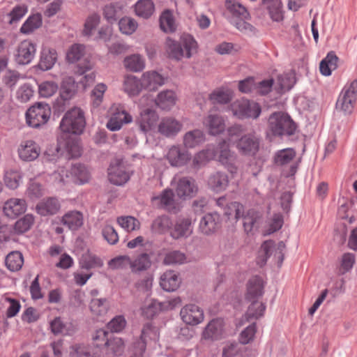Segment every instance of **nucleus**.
Instances as JSON below:
<instances>
[{
    "mask_svg": "<svg viewBox=\"0 0 357 357\" xmlns=\"http://www.w3.org/2000/svg\"><path fill=\"white\" fill-rule=\"evenodd\" d=\"M357 98V80L346 84L336 102V109L344 114H350L354 108Z\"/></svg>",
    "mask_w": 357,
    "mask_h": 357,
    "instance_id": "obj_5",
    "label": "nucleus"
},
{
    "mask_svg": "<svg viewBox=\"0 0 357 357\" xmlns=\"http://www.w3.org/2000/svg\"><path fill=\"white\" fill-rule=\"evenodd\" d=\"M231 109L233 114L239 119L252 118L256 119L261 112L259 104L250 102L246 99L234 101L231 105Z\"/></svg>",
    "mask_w": 357,
    "mask_h": 357,
    "instance_id": "obj_7",
    "label": "nucleus"
},
{
    "mask_svg": "<svg viewBox=\"0 0 357 357\" xmlns=\"http://www.w3.org/2000/svg\"><path fill=\"white\" fill-rule=\"evenodd\" d=\"M175 183V190L178 197L182 199H188L194 197L197 192L198 188L195 181L190 177H174L172 183Z\"/></svg>",
    "mask_w": 357,
    "mask_h": 357,
    "instance_id": "obj_10",
    "label": "nucleus"
},
{
    "mask_svg": "<svg viewBox=\"0 0 357 357\" xmlns=\"http://www.w3.org/2000/svg\"><path fill=\"white\" fill-rule=\"evenodd\" d=\"M4 214L10 218H15L26 210V203L23 199L11 198L3 205Z\"/></svg>",
    "mask_w": 357,
    "mask_h": 357,
    "instance_id": "obj_18",
    "label": "nucleus"
},
{
    "mask_svg": "<svg viewBox=\"0 0 357 357\" xmlns=\"http://www.w3.org/2000/svg\"><path fill=\"white\" fill-rule=\"evenodd\" d=\"M50 328L51 332L54 335H72L77 331L75 324L71 322L64 323L61 317H56L52 320L50 323Z\"/></svg>",
    "mask_w": 357,
    "mask_h": 357,
    "instance_id": "obj_21",
    "label": "nucleus"
},
{
    "mask_svg": "<svg viewBox=\"0 0 357 357\" xmlns=\"http://www.w3.org/2000/svg\"><path fill=\"white\" fill-rule=\"evenodd\" d=\"M162 308L161 303L153 299L146 300L141 307L142 315L150 319L153 317Z\"/></svg>",
    "mask_w": 357,
    "mask_h": 357,
    "instance_id": "obj_51",
    "label": "nucleus"
},
{
    "mask_svg": "<svg viewBox=\"0 0 357 357\" xmlns=\"http://www.w3.org/2000/svg\"><path fill=\"white\" fill-rule=\"evenodd\" d=\"M51 116V108L48 104L37 102L30 107L26 112V122L32 128L45 125Z\"/></svg>",
    "mask_w": 357,
    "mask_h": 357,
    "instance_id": "obj_6",
    "label": "nucleus"
},
{
    "mask_svg": "<svg viewBox=\"0 0 357 357\" xmlns=\"http://www.w3.org/2000/svg\"><path fill=\"white\" fill-rule=\"evenodd\" d=\"M5 263L8 270L13 272L17 271L24 264V258L21 252L13 251L6 256Z\"/></svg>",
    "mask_w": 357,
    "mask_h": 357,
    "instance_id": "obj_44",
    "label": "nucleus"
},
{
    "mask_svg": "<svg viewBox=\"0 0 357 357\" xmlns=\"http://www.w3.org/2000/svg\"><path fill=\"white\" fill-rule=\"evenodd\" d=\"M228 183L227 176L220 172L212 175L208 180L209 186L215 192H220L225 190L228 185Z\"/></svg>",
    "mask_w": 357,
    "mask_h": 357,
    "instance_id": "obj_48",
    "label": "nucleus"
},
{
    "mask_svg": "<svg viewBox=\"0 0 357 357\" xmlns=\"http://www.w3.org/2000/svg\"><path fill=\"white\" fill-rule=\"evenodd\" d=\"M77 89V86L75 80L71 77L65 78L61 84V96L64 100L71 98L75 94Z\"/></svg>",
    "mask_w": 357,
    "mask_h": 357,
    "instance_id": "obj_59",
    "label": "nucleus"
},
{
    "mask_svg": "<svg viewBox=\"0 0 357 357\" xmlns=\"http://www.w3.org/2000/svg\"><path fill=\"white\" fill-rule=\"evenodd\" d=\"M205 140L202 130L195 129L186 132L183 137V144L186 148H194Z\"/></svg>",
    "mask_w": 357,
    "mask_h": 357,
    "instance_id": "obj_38",
    "label": "nucleus"
},
{
    "mask_svg": "<svg viewBox=\"0 0 357 357\" xmlns=\"http://www.w3.org/2000/svg\"><path fill=\"white\" fill-rule=\"evenodd\" d=\"M123 66L129 71L140 72L145 68V60L142 55L133 54L125 57Z\"/></svg>",
    "mask_w": 357,
    "mask_h": 357,
    "instance_id": "obj_34",
    "label": "nucleus"
},
{
    "mask_svg": "<svg viewBox=\"0 0 357 357\" xmlns=\"http://www.w3.org/2000/svg\"><path fill=\"white\" fill-rule=\"evenodd\" d=\"M264 281L259 276L252 277L247 283L245 298L248 301L258 299L263 294Z\"/></svg>",
    "mask_w": 357,
    "mask_h": 357,
    "instance_id": "obj_23",
    "label": "nucleus"
},
{
    "mask_svg": "<svg viewBox=\"0 0 357 357\" xmlns=\"http://www.w3.org/2000/svg\"><path fill=\"white\" fill-rule=\"evenodd\" d=\"M180 314L182 320L189 325H197L204 320L203 310L194 304L184 306L181 309Z\"/></svg>",
    "mask_w": 357,
    "mask_h": 357,
    "instance_id": "obj_13",
    "label": "nucleus"
},
{
    "mask_svg": "<svg viewBox=\"0 0 357 357\" xmlns=\"http://www.w3.org/2000/svg\"><path fill=\"white\" fill-rule=\"evenodd\" d=\"M158 119V115L156 112L152 109H145L141 114L138 119V124L140 129L144 132H149L155 128Z\"/></svg>",
    "mask_w": 357,
    "mask_h": 357,
    "instance_id": "obj_20",
    "label": "nucleus"
},
{
    "mask_svg": "<svg viewBox=\"0 0 357 357\" xmlns=\"http://www.w3.org/2000/svg\"><path fill=\"white\" fill-rule=\"evenodd\" d=\"M112 116L107 122V127L112 131L120 130L124 124L132 121V116L124 109L123 106L113 105L111 108Z\"/></svg>",
    "mask_w": 357,
    "mask_h": 357,
    "instance_id": "obj_9",
    "label": "nucleus"
},
{
    "mask_svg": "<svg viewBox=\"0 0 357 357\" xmlns=\"http://www.w3.org/2000/svg\"><path fill=\"white\" fill-rule=\"evenodd\" d=\"M28 12V6L26 4L16 5L8 14V23L13 24L18 22Z\"/></svg>",
    "mask_w": 357,
    "mask_h": 357,
    "instance_id": "obj_63",
    "label": "nucleus"
},
{
    "mask_svg": "<svg viewBox=\"0 0 357 357\" xmlns=\"http://www.w3.org/2000/svg\"><path fill=\"white\" fill-rule=\"evenodd\" d=\"M36 52V45L30 40H24L20 42L17 47L15 61L21 65L29 64L33 59Z\"/></svg>",
    "mask_w": 357,
    "mask_h": 357,
    "instance_id": "obj_12",
    "label": "nucleus"
},
{
    "mask_svg": "<svg viewBox=\"0 0 357 357\" xmlns=\"http://www.w3.org/2000/svg\"><path fill=\"white\" fill-rule=\"evenodd\" d=\"M123 89L130 96H137L143 89L142 78L139 79L132 75H126L123 83Z\"/></svg>",
    "mask_w": 357,
    "mask_h": 357,
    "instance_id": "obj_30",
    "label": "nucleus"
},
{
    "mask_svg": "<svg viewBox=\"0 0 357 357\" xmlns=\"http://www.w3.org/2000/svg\"><path fill=\"white\" fill-rule=\"evenodd\" d=\"M42 23V15L40 13L33 14L22 25L20 31L22 33L29 34L40 27Z\"/></svg>",
    "mask_w": 357,
    "mask_h": 357,
    "instance_id": "obj_42",
    "label": "nucleus"
},
{
    "mask_svg": "<svg viewBox=\"0 0 357 357\" xmlns=\"http://www.w3.org/2000/svg\"><path fill=\"white\" fill-rule=\"evenodd\" d=\"M154 10L155 6L152 0H139L135 5V14L144 19L149 18Z\"/></svg>",
    "mask_w": 357,
    "mask_h": 357,
    "instance_id": "obj_39",
    "label": "nucleus"
},
{
    "mask_svg": "<svg viewBox=\"0 0 357 357\" xmlns=\"http://www.w3.org/2000/svg\"><path fill=\"white\" fill-rule=\"evenodd\" d=\"M182 47L184 50V56L185 58H190L197 53L198 45L195 39L189 34L184 33L180 38Z\"/></svg>",
    "mask_w": 357,
    "mask_h": 357,
    "instance_id": "obj_41",
    "label": "nucleus"
},
{
    "mask_svg": "<svg viewBox=\"0 0 357 357\" xmlns=\"http://www.w3.org/2000/svg\"><path fill=\"white\" fill-rule=\"evenodd\" d=\"M57 60V52L55 49L43 47L40 52L38 67L43 70L51 69Z\"/></svg>",
    "mask_w": 357,
    "mask_h": 357,
    "instance_id": "obj_24",
    "label": "nucleus"
},
{
    "mask_svg": "<svg viewBox=\"0 0 357 357\" xmlns=\"http://www.w3.org/2000/svg\"><path fill=\"white\" fill-rule=\"evenodd\" d=\"M244 213V206L239 202H233L227 204L225 208V214L229 219L238 220Z\"/></svg>",
    "mask_w": 357,
    "mask_h": 357,
    "instance_id": "obj_57",
    "label": "nucleus"
},
{
    "mask_svg": "<svg viewBox=\"0 0 357 357\" xmlns=\"http://www.w3.org/2000/svg\"><path fill=\"white\" fill-rule=\"evenodd\" d=\"M118 224L127 231L138 230L140 228L139 221L132 216H121L117 219Z\"/></svg>",
    "mask_w": 357,
    "mask_h": 357,
    "instance_id": "obj_64",
    "label": "nucleus"
},
{
    "mask_svg": "<svg viewBox=\"0 0 357 357\" xmlns=\"http://www.w3.org/2000/svg\"><path fill=\"white\" fill-rule=\"evenodd\" d=\"M80 264L83 268L91 269L101 267L103 263L100 258L88 251L82 255Z\"/></svg>",
    "mask_w": 357,
    "mask_h": 357,
    "instance_id": "obj_53",
    "label": "nucleus"
},
{
    "mask_svg": "<svg viewBox=\"0 0 357 357\" xmlns=\"http://www.w3.org/2000/svg\"><path fill=\"white\" fill-rule=\"evenodd\" d=\"M138 24L134 19L130 17H122L119 22L120 31L125 35L132 34L137 29Z\"/></svg>",
    "mask_w": 357,
    "mask_h": 357,
    "instance_id": "obj_61",
    "label": "nucleus"
},
{
    "mask_svg": "<svg viewBox=\"0 0 357 357\" xmlns=\"http://www.w3.org/2000/svg\"><path fill=\"white\" fill-rule=\"evenodd\" d=\"M19 156H40L41 149L34 141L29 139L22 141L17 148Z\"/></svg>",
    "mask_w": 357,
    "mask_h": 357,
    "instance_id": "obj_33",
    "label": "nucleus"
},
{
    "mask_svg": "<svg viewBox=\"0 0 357 357\" xmlns=\"http://www.w3.org/2000/svg\"><path fill=\"white\" fill-rule=\"evenodd\" d=\"M250 301L252 303L248 307L247 312L245 314V318L248 321L252 319H257L262 317L266 310L265 305L261 302L259 301L258 299L252 300Z\"/></svg>",
    "mask_w": 357,
    "mask_h": 357,
    "instance_id": "obj_43",
    "label": "nucleus"
},
{
    "mask_svg": "<svg viewBox=\"0 0 357 357\" xmlns=\"http://www.w3.org/2000/svg\"><path fill=\"white\" fill-rule=\"evenodd\" d=\"M86 126L84 113L79 107H73L66 112L63 116L60 128L62 132L80 135Z\"/></svg>",
    "mask_w": 357,
    "mask_h": 357,
    "instance_id": "obj_2",
    "label": "nucleus"
},
{
    "mask_svg": "<svg viewBox=\"0 0 357 357\" xmlns=\"http://www.w3.org/2000/svg\"><path fill=\"white\" fill-rule=\"evenodd\" d=\"M229 144L225 140L220 142L218 146L208 144L202 151L203 156H228Z\"/></svg>",
    "mask_w": 357,
    "mask_h": 357,
    "instance_id": "obj_37",
    "label": "nucleus"
},
{
    "mask_svg": "<svg viewBox=\"0 0 357 357\" xmlns=\"http://www.w3.org/2000/svg\"><path fill=\"white\" fill-rule=\"evenodd\" d=\"M153 204L171 211L176 208L174 194L171 189H165L162 193L152 198Z\"/></svg>",
    "mask_w": 357,
    "mask_h": 357,
    "instance_id": "obj_28",
    "label": "nucleus"
},
{
    "mask_svg": "<svg viewBox=\"0 0 357 357\" xmlns=\"http://www.w3.org/2000/svg\"><path fill=\"white\" fill-rule=\"evenodd\" d=\"M268 128L275 136L292 135L296 132V125L288 114L278 112L269 116Z\"/></svg>",
    "mask_w": 357,
    "mask_h": 357,
    "instance_id": "obj_3",
    "label": "nucleus"
},
{
    "mask_svg": "<svg viewBox=\"0 0 357 357\" xmlns=\"http://www.w3.org/2000/svg\"><path fill=\"white\" fill-rule=\"evenodd\" d=\"M124 350V342L118 337L110 335L105 347L93 352V357H114L120 356Z\"/></svg>",
    "mask_w": 357,
    "mask_h": 357,
    "instance_id": "obj_11",
    "label": "nucleus"
},
{
    "mask_svg": "<svg viewBox=\"0 0 357 357\" xmlns=\"http://www.w3.org/2000/svg\"><path fill=\"white\" fill-rule=\"evenodd\" d=\"M89 308L93 316L98 318L106 314L109 307L105 298H93L90 302Z\"/></svg>",
    "mask_w": 357,
    "mask_h": 357,
    "instance_id": "obj_49",
    "label": "nucleus"
},
{
    "mask_svg": "<svg viewBox=\"0 0 357 357\" xmlns=\"http://www.w3.org/2000/svg\"><path fill=\"white\" fill-rule=\"evenodd\" d=\"M220 226V216L218 213H207L200 220L199 231L204 235H211L217 231Z\"/></svg>",
    "mask_w": 357,
    "mask_h": 357,
    "instance_id": "obj_16",
    "label": "nucleus"
},
{
    "mask_svg": "<svg viewBox=\"0 0 357 357\" xmlns=\"http://www.w3.org/2000/svg\"><path fill=\"white\" fill-rule=\"evenodd\" d=\"M203 125L211 135H218L225 130L224 118L216 114H209L203 120Z\"/></svg>",
    "mask_w": 357,
    "mask_h": 357,
    "instance_id": "obj_14",
    "label": "nucleus"
},
{
    "mask_svg": "<svg viewBox=\"0 0 357 357\" xmlns=\"http://www.w3.org/2000/svg\"><path fill=\"white\" fill-rule=\"evenodd\" d=\"M295 82V76L292 73H284L278 76L275 88L279 93H284L293 87Z\"/></svg>",
    "mask_w": 357,
    "mask_h": 357,
    "instance_id": "obj_47",
    "label": "nucleus"
},
{
    "mask_svg": "<svg viewBox=\"0 0 357 357\" xmlns=\"http://www.w3.org/2000/svg\"><path fill=\"white\" fill-rule=\"evenodd\" d=\"M225 6L231 15L230 22L236 29L241 31H252V25L245 22V20L249 18L250 14L243 6L235 1L227 0Z\"/></svg>",
    "mask_w": 357,
    "mask_h": 357,
    "instance_id": "obj_4",
    "label": "nucleus"
},
{
    "mask_svg": "<svg viewBox=\"0 0 357 357\" xmlns=\"http://www.w3.org/2000/svg\"><path fill=\"white\" fill-rule=\"evenodd\" d=\"M35 222L34 216L31 214H26L17 220L13 227L14 232L17 234H22L28 231L33 225Z\"/></svg>",
    "mask_w": 357,
    "mask_h": 357,
    "instance_id": "obj_46",
    "label": "nucleus"
},
{
    "mask_svg": "<svg viewBox=\"0 0 357 357\" xmlns=\"http://www.w3.org/2000/svg\"><path fill=\"white\" fill-rule=\"evenodd\" d=\"M259 139L255 134H249L242 137L238 143V148L243 154L255 155L259 149Z\"/></svg>",
    "mask_w": 357,
    "mask_h": 357,
    "instance_id": "obj_22",
    "label": "nucleus"
},
{
    "mask_svg": "<svg viewBox=\"0 0 357 357\" xmlns=\"http://www.w3.org/2000/svg\"><path fill=\"white\" fill-rule=\"evenodd\" d=\"M85 54V46L81 44H73L68 50L66 59L70 63L78 61Z\"/></svg>",
    "mask_w": 357,
    "mask_h": 357,
    "instance_id": "obj_58",
    "label": "nucleus"
},
{
    "mask_svg": "<svg viewBox=\"0 0 357 357\" xmlns=\"http://www.w3.org/2000/svg\"><path fill=\"white\" fill-rule=\"evenodd\" d=\"M36 211L40 215H50L56 213L60 209V204L57 199L49 197L40 201L36 207Z\"/></svg>",
    "mask_w": 357,
    "mask_h": 357,
    "instance_id": "obj_26",
    "label": "nucleus"
},
{
    "mask_svg": "<svg viewBox=\"0 0 357 357\" xmlns=\"http://www.w3.org/2000/svg\"><path fill=\"white\" fill-rule=\"evenodd\" d=\"M337 61L338 57L335 53L329 52L320 63V73L324 76H329L331 72L337 68Z\"/></svg>",
    "mask_w": 357,
    "mask_h": 357,
    "instance_id": "obj_40",
    "label": "nucleus"
},
{
    "mask_svg": "<svg viewBox=\"0 0 357 357\" xmlns=\"http://www.w3.org/2000/svg\"><path fill=\"white\" fill-rule=\"evenodd\" d=\"M34 90L29 84H24L21 85L16 91V99L22 102L25 103L29 101L33 96Z\"/></svg>",
    "mask_w": 357,
    "mask_h": 357,
    "instance_id": "obj_62",
    "label": "nucleus"
},
{
    "mask_svg": "<svg viewBox=\"0 0 357 357\" xmlns=\"http://www.w3.org/2000/svg\"><path fill=\"white\" fill-rule=\"evenodd\" d=\"M178 96L174 90L165 89L161 91L155 99V103L160 109L171 110L176 104Z\"/></svg>",
    "mask_w": 357,
    "mask_h": 357,
    "instance_id": "obj_15",
    "label": "nucleus"
},
{
    "mask_svg": "<svg viewBox=\"0 0 357 357\" xmlns=\"http://www.w3.org/2000/svg\"><path fill=\"white\" fill-rule=\"evenodd\" d=\"M228 336V327L223 319L216 318L210 321L204 328L202 338L209 341H219Z\"/></svg>",
    "mask_w": 357,
    "mask_h": 357,
    "instance_id": "obj_8",
    "label": "nucleus"
},
{
    "mask_svg": "<svg viewBox=\"0 0 357 357\" xmlns=\"http://www.w3.org/2000/svg\"><path fill=\"white\" fill-rule=\"evenodd\" d=\"M243 220V227L245 231L248 233L252 230L258 220L261 218V215L258 211L254 209L248 210L245 214L241 216Z\"/></svg>",
    "mask_w": 357,
    "mask_h": 357,
    "instance_id": "obj_54",
    "label": "nucleus"
},
{
    "mask_svg": "<svg viewBox=\"0 0 357 357\" xmlns=\"http://www.w3.org/2000/svg\"><path fill=\"white\" fill-rule=\"evenodd\" d=\"M141 342L138 343L140 354L144 351L149 340L157 341L159 339L158 330L151 324L144 325L141 334Z\"/></svg>",
    "mask_w": 357,
    "mask_h": 357,
    "instance_id": "obj_32",
    "label": "nucleus"
},
{
    "mask_svg": "<svg viewBox=\"0 0 357 357\" xmlns=\"http://www.w3.org/2000/svg\"><path fill=\"white\" fill-rule=\"evenodd\" d=\"M151 264L150 255L147 253H141L131 259L130 270L133 273H141L149 269Z\"/></svg>",
    "mask_w": 357,
    "mask_h": 357,
    "instance_id": "obj_31",
    "label": "nucleus"
},
{
    "mask_svg": "<svg viewBox=\"0 0 357 357\" xmlns=\"http://www.w3.org/2000/svg\"><path fill=\"white\" fill-rule=\"evenodd\" d=\"M183 124L175 118L167 116L162 118L158 126V131L166 137L177 135L182 129Z\"/></svg>",
    "mask_w": 357,
    "mask_h": 357,
    "instance_id": "obj_17",
    "label": "nucleus"
},
{
    "mask_svg": "<svg viewBox=\"0 0 357 357\" xmlns=\"http://www.w3.org/2000/svg\"><path fill=\"white\" fill-rule=\"evenodd\" d=\"M133 173V169L124 158H114L107 169L109 181L116 185L127 183Z\"/></svg>",
    "mask_w": 357,
    "mask_h": 357,
    "instance_id": "obj_1",
    "label": "nucleus"
},
{
    "mask_svg": "<svg viewBox=\"0 0 357 357\" xmlns=\"http://www.w3.org/2000/svg\"><path fill=\"white\" fill-rule=\"evenodd\" d=\"M100 22V16L97 13H92L89 15L84 22L83 34L86 36L93 35V31Z\"/></svg>",
    "mask_w": 357,
    "mask_h": 357,
    "instance_id": "obj_60",
    "label": "nucleus"
},
{
    "mask_svg": "<svg viewBox=\"0 0 357 357\" xmlns=\"http://www.w3.org/2000/svg\"><path fill=\"white\" fill-rule=\"evenodd\" d=\"M206 158H167L171 165L174 167L185 165L192 159V167L195 169L199 168L202 163H205V159Z\"/></svg>",
    "mask_w": 357,
    "mask_h": 357,
    "instance_id": "obj_52",
    "label": "nucleus"
},
{
    "mask_svg": "<svg viewBox=\"0 0 357 357\" xmlns=\"http://www.w3.org/2000/svg\"><path fill=\"white\" fill-rule=\"evenodd\" d=\"M165 48L169 57L171 59L179 61L185 57L184 50L182 47L181 40L178 42L170 38H167L165 42Z\"/></svg>",
    "mask_w": 357,
    "mask_h": 357,
    "instance_id": "obj_36",
    "label": "nucleus"
},
{
    "mask_svg": "<svg viewBox=\"0 0 357 357\" xmlns=\"http://www.w3.org/2000/svg\"><path fill=\"white\" fill-rule=\"evenodd\" d=\"M70 176L75 183L83 184L88 182L90 174L85 166L81 164H75L71 167Z\"/></svg>",
    "mask_w": 357,
    "mask_h": 357,
    "instance_id": "obj_35",
    "label": "nucleus"
},
{
    "mask_svg": "<svg viewBox=\"0 0 357 357\" xmlns=\"http://www.w3.org/2000/svg\"><path fill=\"white\" fill-rule=\"evenodd\" d=\"M180 283L181 280L178 274L174 271H167L160 276V285L167 291H174L176 290Z\"/></svg>",
    "mask_w": 357,
    "mask_h": 357,
    "instance_id": "obj_29",
    "label": "nucleus"
},
{
    "mask_svg": "<svg viewBox=\"0 0 357 357\" xmlns=\"http://www.w3.org/2000/svg\"><path fill=\"white\" fill-rule=\"evenodd\" d=\"M61 222L69 229L75 231L83 225L84 216L80 211H70L63 215Z\"/></svg>",
    "mask_w": 357,
    "mask_h": 357,
    "instance_id": "obj_27",
    "label": "nucleus"
},
{
    "mask_svg": "<svg viewBox=\"0 0 357 357\" xmlns=\"http://www.w3.org/2000/svg\"><path fill=\"white\" fill-rule=\"evenodd\" d=\"M192 233V220L189 218H179L172 231L171 236L174 238H179L181 237H188Z\"/></svg>",
    "mask_w": 357,
    "mask_h": 357,
    "instance_id": "obj_25",
    "label": "nucleus"
},
{
    "mask_svg": "<svg viewBox=\"0 0 357 357\" xmlns=\"http://www.w3.org/2000/svg\"><path fill=\"white\" fill-rule=\"evenodd\" d=\"M107 90V86L103 83H99L95 86L91 92V105L93 108L99 107L104 100V94Z\"/></svg>",
    "mask_w": 357,
    "mask_h": 357,
    "instance_id": "obj_45",
    "label": "nucleus"
},
{
    "mask_svg": "<svg viewBox=\"0 0 357 357\" xmlns=\"http://www.w3.org/2000/svg\"><path fill=\"white\" fill-rule=\"evenodd\" d=\"M232 92L229 89H219L209 96V99L213 104H225L231 100Z\"/></svg>",
    "mask_w": 357,
    "mask_h": 357,
    "instance_id": "obj_55",
    "label": "nucleus"
},
{
    "mask_svg": "<svg viewBox=\"0 0 357 357\" xmlns=\"http://www.w3.org/2000/svg\"><path fill=\"white\" fill-rule=\"evenodd\" d=\"M164 84L165 78L156 71H147L142 75V84L145 89L155 91Z\"/></svg>",
    "mask_w": 357,
    "mask_h": 357,
    "instance_id": "obj_19",
    "label": "nucleus"
},
{
    "mask_svg": "<svg viewBox=\"0 0 357 357\" xmlns=\"http://www.w3.org/2000/svg\"><path fill=\"white\" fill-rule=\"evenodd\" d=\"M172 221L169 217L162 215L155 218L151 225L152 231L158 234H164L171 227Z\"/></svg>",
    "mask_w": 357,
    "mask_h": 357,
    "instance_id": "obj_56",
    "label": "nucleus"
},
{
    "mask_svg": "<svg viewBox=\"0 0 357 357\" xmlns=\"http://www.w3.org/2000/svg\"><path fill=\"white\" fill-rule=\"evenodd\" d=\"M160 29L166 33H172L176 30V25L175 23L173 14L169 10H165L160 17Z\"/></svg>",
    "mask_w": 357,
    "mask_h": 357,
    "instance_id": "obj_50",
    "label": "nucleus"
}]
</instances>
